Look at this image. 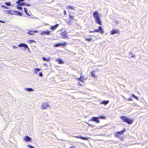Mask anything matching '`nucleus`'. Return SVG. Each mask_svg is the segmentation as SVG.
Listing matches in <instances>:
<instances>
[{"mask_svg": "<svg viewBox=\"0 0 148 148\" xmlns=\"http://www.w3.org/2000/svg\"><path fill=\"white\" fill-rule=\"evenodd\" d=\"M24 11L25 12V13L28 15H29V14L27 12V9L26 8H24Z\"/></svg>", "mask_w": 148, "mask_h": 148, "instance_id": "bb28decb", "label": "nucleus"}, {"mask_svg": "<svg viewBox=\"0 0 148 148\" xmlns=\"http://www.w3.org/2000/svg\"><path fill=\"white\" fill-rule=\"evenodd\" d=\"M18 46L19 47H25V48L29 49L28 46L25 43H20L19 45H18Z\"/></svg>", "mask_w": 148, "mask_h": 148, "instance_id": "9d476101", "label": "nucleus"}, {"mask_svg": "<svg viewBox=\"0 0 148 148\" xmlns=\"http://www.w3.org/2000/svg\"><path fill=\"white\" fill-rule=\"evenodd\" d=\"M28 34L29 35H33L34 34V32L33 31H30L27 32Z\"/></svg>", "mask_w": 148, "mask_h": 148, "instance_id": "5701e85b", "label": "nucleus"}, {"mask_svg": "<svg viewBox=\"0 0 148 148\" xmlns=\"http://www.w3.org/2000/svg\"><path fill=\"white\" fill-rule=\"evenodd\" d=\"M124 98L126 99V98L125 97H124Z\"/></svg>", "mask_w": 148, "mask_h": 148, "instance_id": "3c124183", "label": "nucleus"}, {"mask_svg": "<svg viewBox=\"0 0 148 148\" xmlns=\"http://www.w3.org/2000/svg\"><path fill=\"white\" fill-rule=\"evenodd\" d=\"M60 34L62 38L69 39L67 36V33L65 32H64L61 33Z\"/></svg>", "mask_w": 148, "mask_h": 148, "instance_id": "39448f33", "label": "nucleus"}, {"mask_svg": "<svg viewBox=\"0 0 148 148\" xmlns=\"http://www.w3.org/2000/svg\"><path fill=\"white\" fill-rule=\"evenodd\" d=\"M118 32V30L113 29L111 31V35H113L117 33Z\"/></svg>", "mask_w": 148, "mask_h": 148, "instance_id": "f3484780", "label": "nucleus"}, {"mask_svg": "<svg viewBox=\"0 0 148 148\" xmlns=\"http://www.w3.org/2000/svg\"><path fill=\"white\" fill-rule=\"evenodd\" d=\"M0 22L2 23H4V22L0 20Z\"/></svg>", "mask_w": 148, "mask_h": 148, "instance_id": "a18cd8bd", "label": "nucleus"}, {"mask_svg": "<svg viewBox=\"0 0 148 148\" xmlns=\"http://www.w3.org/2000/svg\"><path fill=\"white\" fill-rule=\"evenodd\" d=\"M25 90L29 92H32L34 90L31 88H26L25 89Z\"/></svg>", "mask_w": 148, "mask_h": 148, "instance_id": "6ab92c4d", "label": "nucleus"}, {"mask_svg": "<svg viewBox=\"0 0 148 148\" xmlns=\"http://www.w3.org/2000/svg\"><path fill=\"white\" fill-rule=\"evenodd\" d=\"M24 140L26 142H29L31 141V138L29 137L28 136H26L24 137Z\"/></svg>", "mask_w": 148, "mask_h": 148, "instance_id": "1a4fd4ad", "label": "nucleus"}, {"mask_svg": "<svg viewBox=\"0 0 148 148\" xmlns=\"http://www.w3.org/2000/svg\"><path fill=\"white\" fill-rule=\"evenodd\" d=\"M109 102V101H108L104 100L103 101H102L101 104H104L105 105L107 104Z\"/></svg>", "mask_w": 148, "mask_h": 148, "instance_id": "aec40b11", "label": "nucleus"}, {"mask_svg": "<svg viewBox=\"0 0 148 148\" xmlns=\"http://www.w3.org/2000/svg\"><path fill=\"white\" fill-rule=\"evenodd\" d=\"M96 21V22L97 23L100 24L101 25V20L99 18L95 19Z\"/></svg>", "mask_w": 148, "mask_h": 148, "instance_id": "a211bd4d", "label": "nucleus"}, {"mask_svg": "<svg viewBox=\"0 0 148 148\" xmlns=\"http://www.w3.org/2000/svg\"><path fill=\"white\" fill-rule=\"evenodd\" d=\"M50 105L47 102L43 103L42 104V108L43 109H46L49 107Z\"/></svg>", "mask_w": 148, "mask_h": 148, "instance_id": "20e7f679", "label": "nucleus"}, {"mask_svg": "<svg viewBox=\"0 0 148 148\" xmlns=\"http://www.w3.org/2000/svg\"><path fill=\"white\" fill-rule=\"evenodd\" d=\"M76 137L77 138H80L81 139L84 140H88V139L87 138L82 137L80 136H76Z\"/></svg>", "mask_w": 148, "mask_h": 148, "instance_id": "dca6fc26", "label": "nucleus"}, {"mask_svg": "<svg viewBox=\"0 0 148 148\" xmlns=\"http://www.w3.org/2000/svg\"><path fill=\"white\" fill-rule=\"evenodd\" d=\"M29 41L30 43H31L32 42H35V41L34 40H29Z\"/></svg>", "mask_w": 148, "mask_h": 148, "instance_id": "72a5a7b5", "label": "nucleus"}, {"mask_svg": "<svg viewBox=\"0 0 148 148\" xmlns=\"http://www.w3.org/2000/svg\"><path fill=\"white\" fill-rule=\"evenodd\" d=\"M39 76L40 77H42L43 76V74L42 72H40L39 73Z\"/></svg>", "mask_w": 148, "mask_h": 148, "instance_id": "e433bc0d", "label": "nucleus"}, {"mask_svg": "<svg viewBox=\"0 0 148 148\" xmlns=\"http://www.w3.org/2000/svg\"><path fill=\"white\" fill-rule=\"evenodd\" d=\"M125 131V129H124L123 130L121 131L120 132H118L116 133L115 134V136L116 137H118L119 135L122 134L124 133V132Z\"/></svg>", "mask_w": 148, "mask_h": 148, "instance_id": "0eeeda50", "label": "nucleus"}, {"mask_svg": "<svg viewBox=\"0 0 148 148\" xmlns=\"http://www.w3.org/2000/svg\"><path fill=\"white\" fill-rule=\"evenodd\" d=\"M89 32H90V33H91V32H93V31H90Z\"/></svg>", "mask_w": 148, "mask_h": 148, "instance_id": "09e8293b", "label": "nucleus"}, {"mask_svg": "<svg viewBox=\"0 0 148 148\" xmlns=\"http://www.w3.org/2000/svg\"><path fill=\"white\" fill-rule=\"evenodd\" d=\"M5 12H7L8 14L11 15H13L14 14L12 10H6L5 11Z\"/></svg>", "mask_w": 148, "mask_h": 148, "instance_id": "4468645a", "label": "nucleus"}, {"mask_svg": "<svg viewBox=\"0 0 148 148\" xmlns=\"http://www.w3.org/2000/svg\"><path fill=\"white\" fill-rule=\"evenodd\" d=\"M13 48L14 49H15L16 48H17L15 46H13Z\"/></svg>", "mask_w": 148, "mask_h": 148, "instance_id": "de8ad7c7", "label": "nucleus"}, {"mask_svg": "<svg viewBox=\"0 0 148 148\" xmlns=\"http://www.w3.org/2000/svg\"><path fill=\"white\" fill-rule=\"evenodd\" d=\"M92 40V38H89V39L87 38V39H86V40H87V41H91Z\"/></svg>", "mask_w": 148, "mask_h": 148, "instance_id": "4c0bfd02", "label": "nucleus"}, {"mask_svg": "<svg viewBox=\"0 0 148 148\" xmlns=\"http://www.w3.org/2000/svg\"><path fill=\"white\" fill-rule=\"evenodd\" d=\"M91 74L92 77L97 78V75L95 74L94 71H92L91 72Z\"/></svg>", "mask_w": 148, "mask_h": 148, "instance_id": "f8f14e48", "label": "nucleus"}, {"mask_svg": "<svg viewBox=\"0 0 148 148\" xmlns=\"http://www.w3.org/2000/svg\"><path fill=\"white\" fill-rule=\"evenodd\" d=\"M99 118L97 117H92L89 120V121H92L98 123L100 122V121L99 120Z\"/></svg>", "mask_w": 148, "mask_h": 148, "instance_id": "f03ea898", "label": "nucleus"}, {"mask_svg": "<svg viewBox=\"0 0 148 148\" xmlns=\"http://www.w3.org/2000/svg\"><path fill=\"white\" fill-rule=\"evenodd\" d=\"M73 16H71L70 15H69V18L70 19V21H71L73 19Z\"/></svg>", "mask_w": 148, "mask_h": 148, "instance_id": "7c9ffc66", "label": "nucleus"}, {"mask_svg": "<svg viewBox=\"0 0 148 148\" xmlns=\"http://www.w3.org/2000/svg\"><path fill=\"white\" fill-rule=\"evenodd\" d=\"M33 31L34 32H34H35V33H37V32H38V31H37L34 30V31Z\"/></svg>", "mask_w": 148, "mask_h": 148, "instance_id": "c03bdc74", "label": "nucleus"}, {"mask_svg": "<svg viewBox=\"0 0 148 148\" xmlns=\"http://www.w3.org/2000/svg\"><path fill=\"white\" fill-rule=\"evenodd\" d=\"M93 16L95 19L99 18V14L97 11H95L93 13Z\"/></svg>", "mask_w": 148, "mask_h": 148, "instance_id": "423d86ee", "label": "nucleus"}, {"mask_svg": "<svg viewBox=\"0 0 148 148\" xmlns=\"http://www.w3.org/2000/svg\"><path fill=\"white\" fill-rule=\"evenodd\" d=\"M99 119H105L106 118V117L104 116H100L99 117H98Z\"/></svg>", "mask_w": 148, "mask_h": 148, "instance_id": "393cba45", "label": "nucleus"}, {"mask_svg": "<svg viewBox=\"0 0 148 148\" xmlns=\"http://www.w3.org/2000/svg\"><path fill=\"white\" fill-rule=\"evenodd\" d=\"M42 60H44V61H48L50 60V59L49 58L47 59L44 57H42Z\"/></svg>", "mask_w": 148, "mask_h": 148, "instance_id": "b1692460", "label": "nucleus"}, {"mask_svg": "<svg viewBox=\"0 0 148 148\" xmlns=\"http://www.w3.org/2000/svg\"><path fill=\"white\" fill-rule=\"evenodd\" d=\"M129 56H130L131 58H133L135 57V56L133 54L131 53H129Z\"/></svg>", "mask_w": 148, "mask_h": 148, "instance_id": "a878e982", "label": "nucleus"}, {"mask_svg": "<svg viewBox=\"0 0 148 148\" xmlns=\"http://www.w3.org/2000/svg\"><path fill=\"white\" fill-rule=\"evenodd\" d=\"M26 4V3L25 2H22V3H21L19 5H25Z\"/></svg>", "mask_w": 148, "mask_h": 148, "instance_id": "c85d7f7f", "label": "nucleus"}, {"mask_svg": "<svg viewBox=\"0 0 148 148\" xmlns=\"http://www.w3.org/2000/svg\"><path fill=\"white\" fill-rule=\"evenodd\" d=\"M121 119L124 122H127L128 124H131L133 121V119H129L125 116H121Z\"/></svg>", "mask_w": 148, "mask_h": 148, "instance_id": "f257e3e1", "label": "nucleus"}, {"mask_svg": "<svg viewBox=\"0 0 148 148\" xmlns=\"http://www.w3.org/2000/svg\"><path fill=\"white\" fill-rule=\"evenodd\" d=\"M15 13L17 14L20 16L22 15V14L19 11H15Z\"/></svg>", "mask_w": 148, "mask_h": 148, "instance_id": "412c9836", "label": "nucleus"}, {"mask_svg": "<svg viewBox=\"0 0 148 148\" xmlns=\"http://www.w3.org/2000/svg\"><path fill=\"white\" fill-rule=\"evenodd\" d=\"M25 5H26L28 6H30L31 5L29 3H26Z\"/></svg>", "mask_w": 148, "mask_h": 148, "instance_id": "ea45409f", "label": "nucleus"}, {"mask_svg": "<svg viewBox=\"0 0 148 148\" xmlns=\"http://www.w3.org/2000/svg\"><path fill=\"white\" fill-rule=\"evenodd\" d=\"M128 101H132V99L131 98H130L127 99Z\"/></svg>", "mask_w": 148, "mask_h": 148, "instance_id": "a19ab883", "label": "nucleus"}, {"mask_svg": "<svg viewBox=\"0 0 148 148\" xmlns=\"http://www.w3.org/2000/svg\"><path fill=\"white\" fill-rule=\"evenodd\" d=\"M132 96L134 98L136 96H135L133 94L132 95Z\"/></svg>", "mask_w": 148, "mask_h": 148, "instance_id": "49530a36", "label": "nucleus"}, {"mask_svg": "<svg viewBox=\"0 0 148 148\" xmlns=\"http://www.w3.org/2000/svg\"><path fill=\"white\" fill-rule=\"evenodd\" d=\"M28 146L30 148H35L34 147H33V146L31 145H28Z\"/></svg>", "mask_w": 148, "mask_h": 148, "instance_id": "c9c22d12", "label": "nucleus"}, {"mask_svg": "<svg viewBox=\"0 0 148 148\" xmlns=\"http://www.w3.org/2000/svg\"><path fill=\"white\" fill-rule=\"evenodd\" d=\"M79 80H80V81H82V79H81V78H80L79 79Z\"/></svg>", "mask_w": 148, "mask_h": 148, "instance_id": "8fccbe9b", "label": "nucleus"}, {"mask_svg": "<svg viewBox=\"0 0 148 148\" xmlns=\"http://www.w3.org/2000/svg\"><path fill=\"white\" fill-rule=\"evenodd\" d=\"M21 1L20 0H18V1L16 2V3L17 4H20L21 3Z\"/></svg>", "mask_w": 148, "mask_h": 148, "instance_id": "2f4dec72", "label": "nucleus"}, {"mask_svg": "<svg viewBox=\"0 0 148 148\" xmlns=\"http://www.w3.org/2000/svg\"><path fill=\"white\" fill-rule=\"evenodd\" d=\"M134 98H135V99H136L137 100H138V98L137 97L135 96V97Z\"/></svg>", "mask_w": 148, "mask_h": 148, "instance_id": "37998d69", "label": "nucleus"}, {"mask_svg": "<svg viewBox=\"0 0 148 148\" xmlns=\"http://www.w3.org/2000/svg\"><path fill=\"white\" fill-rule=\"evenodd\" d=\"M56 60L57 61L58 63L60 64L63 63V61L60 59L57 60Z\"/></svg>", "mask_w": 148, "mask_h": 148, "instance_id": "4be33fe9", "label": "nucleus"}, {"mask_svg": "<svg viewBox=\"0 0 148 148\" xmlns=\"http://www.w3.org/2000/svg\"><path fill=\"white\" fill-rule=\"evenodd\" d=\"M87 124H88L89 126H91V127H94V126L91 124H89L88 123H87Z\"/></svg>", "mask_w": 148, "mask_h": 148, "instance_id": "58836bf2", "label": "nucleus"}, {"mask_svg": "<svg viewBox=\"0 0 148 148\" xmlns=\"http://www.w3.org/2000/svg\"><path fill=\"white\" fill-rule=\"evenodd\" d=\"M58 26V25L56 24V25H54V26H52L51 27V30H54L57 28V27Z\"/></svg>", "mask_w": 148, "mask_h": 148, "instance_id": "2eb2a0df", "label": "nucleus"}, {"mask_svg": "<svg viewBox=\"0 0 148 148\" xmlns=\"http://www.w3.org/2000/svg\"><path fill=\"white\" fill-rule=\"evenodd\" d=\"M75 7L74 6H72L70 5H68L66 6V8L67 9H69L71 10H75Z\"/></svg>", "mask_w": 148, "mask_h": 148, "instance_id": "ddd939ff", "label": "nucleus"}, {"mask_svg": "<svg viewBox=\"0 0 148 148\" xmlns=\"http://www.w3.org/2000/svg\"><path fill=\"white\" fill-rule=\"evenodd\" d=\"M6 5L8 6H9L11 5V4L10 2H6L5 3Z\"/></svg>", "mask_w": 148, "mask_h": 148, "instance_id": "cd10ccee", "label": "nucleus"}, {"mask_svg": "<svg viewBox=\"0 0 148 148\" xmlns=\"http://www.w3.org/2000/svg\"><path fill=\"white\" fill-rule=\"evenodd\" d=\"M40 70V69L39 68H36L35 69V71L36 72L39 71Z\"/></svg>", "mask_w": 148, "mask_h": 148, "instance_id": "473e14b6", "label": "nucleus"}, {"mask_svg": "<svg viewBox=\"0 0 148 148\" xmlns=\"http://www.w3.org/2000/svg\"><path fill=\"white\" fill-rule=\"evenodd\" d=\"M64 14L65 15L66 14V10H64Z\"/></svg>", "mask_w": 148, "mask_h": 148, "instance_id": "79ce46f5", "label": "nucleus"}, {"mask_svg": "<svg viewBox=\"0 0 148 148\" xmlns=\"http://www.w3.org/2000/svg\"><path fill=\"white\" fill-rule=\"evenodd\" d=\"M50 32L49 31H44L41 33V35H45L47 34L49 35L50 34Z\"/></svg>", "mask_w": 148, "mask_h": 148, "instance_id": "9b49d317", "label": "nucleus"}, {"mask_svg": "<svg viewBox=\"0 0 148 148\" xmlns=\"http://www.w3.org/2000/svg\"><path fill=\"white\" fill-rule=\"evenodd\" d=\"M93 32H99L103 34L104 33V31L102 27L101 26L99 27L97 29H95L93 31Z\"/></svg>", "mask_w": 148, "mask_h": 148, "instance_id": "7ed1b4c3", "label": "nucleus"}, {"mask_svg": "<svg viewBox=\"0 0 148 148\" xmlns=\"http://www.w3.org/2000/svg\"><path fill=\"white\" fill-rule=\"evenodd\" d=\"M17 8L20 10H21L22 9V8L21 6H17Z\"/></svg>", "mask_w": 148, "mask_h": 148, "instance_id": "c756f323", "label": "nucleus"}, {"mask_svg": "<svg viewBox=\"0 0 148 148\" xmlns=\"http://www.w3.org/2000/svg\"><path fill=\"white\" fill-rule=\"evenodd\" d=\"M2 6L3 8H6V9H8L9 8V7H7L5 6H4V5H2Z\"/></svg>", "mask_w": 148, "mask_h": 148, "instance_id": "f704fd0d", "label": "nucleus"}, {"mask_svg": "<svg viewBox=\"0 0 148 148\" xmlns=\"http://www.w3.org/2000/svg\"><path fill=\"white\" fill-rule=\"evenodd\" d=\"M67 45V43L66 42H64L63 43H60L59 44H56L55 45H54V47H58L59 46H60L61 45L63 46H64L65 45Z\"/></svg>", "mask_w": 148, "mask_h": 148, "instance_id": "6e6552de", "label": "nucleus"}]
</instances>
